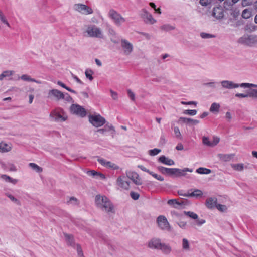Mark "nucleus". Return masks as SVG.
<instances>
[{
    "instance_id": "obj_1",
    "label": "nucleus",
    "mask_w": 257,
    "mask_h": 257,
    "mask_svg": "<svg viewBox=\"0 0 257 257\" xmlns=\"http://www.w3.org/2000/svg\"><path fill=\"white\" fill-rule=\"evenodd\" d=\"M95 203L97 207L107 213H113L114 208L111 201L105 196L97 195L95 196Z\"/></svg>"
},
{
    "instance_id": "obj_2",
    "label": "nucleus",
    "mask_w": 257,
    "mask_h": 257,
    "mask_svg": "<svg viewBox=\"0 0 257 257\" xmlns=\"http://www.w3.org/2000/svg\"><path fill=\"white\" fill-rule=\"evenodd\" d=\"M83 33L85 36L89 37L103 38L104 37L102 30L94 24L85 26Z\"/></svg>"
},
{
    "instance_id": "obj_3",
    "label": "nucleus",
    "mask_w": 257,
    "mask_h": 257,
    "mask_svg": "<svg viewBox=\"0 0 257 257\" xmlns=\"http://www.w3.org/2000/svg\"><path fill=\"white\" fill-rule=\"evenodd\" d=\"M222 88L226 89H232L237 88L239 87L242 88H250V87H257V85L249 83H242L241 84H238L230 80H222L220 82Z\"/></svg>"
},
{
    "instance_id": "obj_4",
    "label": "nucleus",
    "mask_w": 257,
    "mask_h": 257,
    "mask_svg": "<svg viewBox=\"0 0 257 257\" xmlns=\"http://www.w3.org/2000/svg\"><path fill=\"white\" fill-rule=\"evenodd\" d=\"M108 17L117 27H120L126 22V18L114 9H110L108 12Z\"/></svg>"
},
{
    "instance_id": "obj_5",
    "label": "nucleus",
    "mask_w": 257,
    "mask_h": 257,
    "mask_svg": "<svg viewBox=\"0 0 257 257\" xmlns=\"http://www.w3.org/2000/svg\"><path fill=\"white\" fill-rule=\"evenodd\" d=\"M49 117L51 120L56 122L65 121L67 119L66 113L61 108H58L53 110L50 113Z\"/></svg>"
},
{
    "instance_id": "obj_6",
    "label": "nucleus",
    "mask_w": 257,
    "mask_h": 257,
    "mask_svg": "<svg viewBox=\"0 0 257 257\" xmlns=\"http://www.w3.org/2000/svg\"><path fill=\"white\" fill-rule=\"evenodd\" d=\"M131 182L125 175L118 176L116 180V186L120 190L128 191L131 188Z\"/></svg>"
},
{
    "instance_id": "obj_7",
    "label": "nucleus",
    "mask_w": 257,
    "mask_h": 257,
    "mask_svg": "<svg viewBox=\"0 0 257 257\" xmlns=\"http://www.w3.org/2000/svg\"><path fill=\"white\" fill-rule=\"evenodd\" d=\"M156 222L158 228L162 230L170 232L171 227L167 218L164 215H159L156 219Z\"/></svg>"
},
{
    "instance_id": "obj_8",
    "label": "nucleus",
    "mask_w": 257,
    "mask_h": 257,
    "mask_svg": "<svg viewBox=\"0 0 257 257\" xmlns=\"http://www.w3.org/2000/svg\"><path fill=\"white\" fill-rule=\"evenodd\" d=\"M89 122L94 127H99L106 123L105 119L100 114H90L88 116Z\"/></svg>"
},
{
    "instance_id": "obj_9",
    "label": "nucleus",
    "mask_w": 257,
    "mask_h": 257,
    "mask_svg": "<svg viewBox=\"0 0 257 257\" xmlns=\"http://www.w3.org/2000/svg\"><path fill=\"white\" fill-rule=\"evenodd\" d=\"M140 15L144 22L146 24L153 25L157 22L156 20L154 18L152 15L145 9L141 10Z\"/></svg>"
},
{
    "instance_id": "obj_10",
    "label": "nucleus",
    "mask_w": 257,
    "mask_h": 257,
    "mask_svg": "<svg viewBox=\"0 0 257 257\" xmlns=\"http://www.w3.org/2000/svg\"><path fill=\"white\" fill-rule=\"evenodd\" d=\"M239 42L248 46L257 45V36L244 35L239 39Z\"/></svg>"
},
{
    "instance_id": "obj_11",
    "label": "nucleus",
    "mask_w": 257,
    "mask_h": 257,
    "mask_svg": "<svg viewBox=\"0 0 257 257\" xmlns=\"http://www.w3.org/2000/svg\"><path fill=\"white\" fill-rule=\"evenodd\" d=\"M120 45L123 55L128 56L133 52L134 50L133 45L125 39L120 40Z\"/></svg>"
},
{
    "instance_id": "obj_12",
    "label": "nucleus",
    "mask_w": 257,
    "mask_h": 257,
    "mask_svg": "<svg viewBox=\"0 0 257 257\" xmlns=\"http://www.w3.org/2000/svg\"><path fill=\"white\" fill-rule=\"evenodd\" d=\"M74 10L83 15L91 14L93 13V10L89 6L82 4H76L73 6Z\"/></svg>"
},
{
    "instance_id": "obj_13",
    "label": "nucleus",
    "mask_w": 257,
    "mask_h": 257,
    "mask_svg": "<svg viewBox=\"0 0 257 257\" xmlns=\"http://www.w3.org/2000/svg\"><path fill=\"white\" fill-rule=\"evenodd\" d=\"M126 177L127 179H130L137 185H140L142 184V181L139 177L138 174L136 172L131 171H126L125 172Z\"/></svg>"
},
{
    "instance_id": "obj_14",
    "label": "nucleus",
    "mask_w": 257,
    "mask_h": 257,
    "mask_svg": "<svg viewBox=\"0 0 257 257\" xmlns=\"http://www.w3.org/2000/svg\"><path fill=\"white\" fill-rule=\"evenodd\" d=\"M96 132L103 135H105L107 133H109L112 137H114L115 134L114 126L109 123H107L103 128L98 129Z\"/></svg>"
},
{
    "instance_id": "obj_15",
    "label": "nucleus",
    "mask_w": 257,
    "mask_h": 257,
    "mask_svg": "<svg viewBox=\"0 0 257 257\" xmlns=\"http://www.w3.org/2000/svg\"><path fill=\"white\" fill-rule=\"evenodd\" d=\"M71 113L83 117L86 116V112L84 108L78 104H73L70 107Z\"/></svg>"
},
{
    "instance_id": "obj_16",
    "label": "nucleus",
    "mask_w": 257,
    "mask_h": 257,
    "mask_svg": "<svg viewBox=\"0 0 257 257\" xmlns=\"http://www.w3.org/2000/svg\"><path fill=\"white\" fill-rule=\"evenodd\" d=\"M97 161L101 165L107 168L111 169L114 170H118L119 168V166L115 163H112L111 161H107V160L102 158H98Z\"/></svg>"
},
{
    "instance_id": "obj_17",
    "label": "nucleus",
    "mask_w": 257,
    "mask_h": 257,
    "mask_svg": "<svg viewBox=\"0 0 257 257\" xmlns=\"http://www.w3.org/2000/svg\"><path fill=\"white\" fill-rule=\"evenodd\" d=\"M62 92L60 91L53 89L52 90H50L48 92V96L47 97L51 100H55L56 101H59L61 100V96L62 95Z\"/></svg>"
},
{
    "instance_id": "obj_18",
    "label": "nucleus",
    "mask_w": 257,
    "mask_h": 257,
    "mask_svg": "<svg viewBox=\"0 0 257 257\" xmlns=\"http://www.w3.org/2000/svg\"><path fill=\"white\" fill-rule=\"evenodd\" d=\"M162 243L160 239L153 238L148 241L147 246L152 249L159 250Z\"/></svg>"
},
{
    "instance_id": "obj_19",
    "label": "nucleus",
    "mask_w": 257,
    "mask_h": 257,
    "mask_svg": "<svg viewBox=\"0 0 257 257\" xmlns=\"http://www.w3.org/2000/svg\"><path fill=\"white\" fill-rule=\"evenodd\" d=\"M203 192L199 189H191L188 190L187 197H194L195 198H200L203 196Z\"/></svg>"
},
{
    "instance_id": "obj_20",
    "label": "nucleus",
    "mask_w": 257,
    "mask_h": 257,
    "mask_svg": "<svg viewBox=\"0 0 257 257\" xmlns=\"http://www.w3.org/2000/svg\"><path fill=\"white\" fill-rule=\"evenodd\" d=\"M217 199L215 197L208 198L205 202V205L208 209H213L217 205Z\"/></svg>"
},
{
    "instance_id": "obj_21",
    "label": "nucleus",
    "mask_w": 257,
    "mask_h": 257,
    "mask_svg": "<svg viewBox=\"0 0 257 257\" xmlns=\"http://www.w3.org/2000/svg\"><path fill=\"white\" fill-rule=\"evenodd\" d=\"M213 16L217 19H221L224 17V10L221 7L214 8L213 11Z\"/></svg>"
},
{
    "instance_id": "obj_22",
    "label": "nucleus",
    "mask_w": 257,
    "mask_h": 257,
    "mask_svg": "<svg viewBox=\"0 0 257 257\" xmlns=\"http://www.w3.org/2000/svg\"><path fill=\"white\" fill-rule=\"evenodd\" d=\"M165 255H169L171 252L172 249L171 246L168 244L162 243L159 249Z\"/></svg>"
},
{
    "instance_id": "obj_23",
    "label": "nucleus",
    "mask_w": 257,
    "mask_h": 257,
    "mask_svg": "<svg viewBox=\"0 0 257 257\" xmlns=\"http://www.w3.org/2000/svg\"><path fill=\"white\" fill-rule=\"evenodd\" d=\"M158 161L165 165L169 166H172L175 164V162L173 160L169 159L164 155L160 156L158 159Z\"/></svg>"
},
{
    "instance_id": "obj_24",
    "label": "nucleus",
    "mask_w": 257,
    "mask_h": 257,
    "mask_svg": "<svg viewBox=\"0 0 257 257\" xmlns=\"http://www.w3.org/2000/svg\"><path fill=\"white\" fill-rule=\"evenodd\" d=\"M12 149V145L4 142L0 143V152L6 153L10 151Z\"/></svg>"
},
{
    "instance_id": "obj_25",
    "label": "nucleus",
    "mask_w": 257,
    "mask_h": 257,
    "mask_svg": "<svg viewBox=\"0 0 257 257\" xmlns=\"http://www.w3.org/2000/svg\"><path fill=\"white\" fill-rule=\"evenodd\" d=\"M231 167L233 170L237 171H242L244 168H247L243 163L231 164Z\"/></svg>"
},
{
    "instance_id": "obj_26",
    "label": "nucleus",
    "mask_w": 257,
    "mask_h": 257,
    "mask_svg": "<svg viewBox=\"0 0 257 257\" xmlns=\"http://www.w3.org/2000/svg\"><path fill=\"white\" fill-rule=\"evenodd\" d=\"M1 178L7 182H10L15 185L17 183L18 180L13 179L7 175H1Z\"/></svg>"
},
{
    "instance_id": "obj_27",
    "label": "nucleus",
    "mask_w": 257,
    "mask_h": 257,
    "mask_svg": "<svg viewBox=\"0 0 257 257\" xmlns=\"http://www.w3.org/2000/svg\"><path fill=\"white\" fill-rule=\"evenodd\" d=\"M180 119L182 120L184 123H190L193 125H197L200 122L199 120H198L193 119L190 118L181 117Z\"/></svg>"
},
{
    "instance_id": "obj_28",
    "label": "nucleus",
    "mask_w": 257,
    "mask_h": 257,
    "mask_svg": "<svg viewBox=\"0 0 257 257\" xmlns=\"http://www.w3.org/2000/svg\"><path fill=\"white\" fill-rule=\"evenodd\" d=\"M20 78L24 81H28V82H36L38 84H40L41 82L39 81H37L35 80V79H33L30 76L27 75V74H23L22 75Z\"/></svg>"
},
{
    "instance_id": "obj_29",
    "label": "nucleus",
    "mask_w": 257,
    "mask_h": 257,
    "mask_svg": "<svg viewBox=\"0 0 257 257\" xmlns=\"http://www.w3.org/2000/svg\"><path fill=\"white\" fill-rule=\"evenodd\" d=\"M193 172V170L192 169H189L188 168H185L183 169H180L177 168L176 176L180 177V176H184L185 175L184 172Z\"/></svg>"
},
{
    "instance_id": "obj_30",
    "label": "nucleus",
    "mask_w": 257,
    "mask_h": 257,
    "mask_svg": "<svg viewBox=\"0 0 257 257\" xmlns=\"http://www.w3.org/2000/svg\"><path fill=\"white\" fill-rule=\"evenodd\" d=\"M220 105L219 103L216 102H213L211 105L209 109V111L213 113H217L219 111Z\"/></svg>"
},
{
    "instance_id": "obj_31",
    "label": "nucleus",
    "mask_w": 257,
    "mask_h": 257,
    "mask_svg": "<svg viewBox=\"0 0 257 257\" xmlns=\"http://www.w3.org/2000/svg\"><path fill=\"white\" fill-rule=\"evenodd\" d=\"M175 29V26L174 25H172L169 24H164L160 27V29L164 32L171 31L174 30Z\"/></svg>"
},
{
    "instance_id": "obj_32",
    "label": "nucleus",
    "mask_w": 257,
    "mask_h": 257,
    "mask_svg": "<svg viewBox=\"0 0 257 257\" xmlns=\"http://www.w3.org/2000/svg\"><path fill=\"white\" fill-rule=\"evenodd\" d=\"M0 21L2 23L5 24L8 27L11 28V25L9 23L6 16L4 15L3 12L0 9Z\"/></svg>"
},
{
    "instance_id": "obj_33",
    "label": "nucleus",
    "mask_w": 257,
    "mask_h": 257,
    "mask_svg": "<svg viewBox=\"0 0 257 257\" xmlns=\"http://www.w3.org/2000/svg\"><path fill=\"white\" fill-rule=\"evenodd\" d=\"M252 16V9L247 8L244 9L242 13V17L244 19H248Z\"/></svg>"
},
{
    "instance_id": "obj_34",
    "label": "nucleus",
    "mask_w": 257,
    "mask_h": 257,
    "mask_svg": "<svg viewBox=\"0 0 257 257\" xmlns=\"http://www.w3.org/2000/svg\"><path fill=\"white\" fill-rule=\"evenodd\" d=\"M64 235L67 243L69 245L73 246L74 245V243L73 236L71 235L68 234L67 233H64Z\"/></svg>"
},
{
    "instance_id": "obj_35",
    "label": "nucleus",
    "mask_w": 257,
    "mask_h": 257,
    "mask_svg": "<svg viewBox=\"0 0 257 257\" xmlns=\"http://www.w3.org/2000/svg\"><path fill=\"white\" fill-rule=\"evenodd\" d=\"M29 166L36 172L40 173L42 172V168L35 163H30Z\"/></svg>"
},
{
    "instance_id": "obj_36",
    "label": "nucleus",
    "mask_w": 257,
    "mask_h": 257,
    "mask_svg": "<svg viewBox=\"0 0 257 257\" xmlns=\"http://www.w3.org/2000/svg\"><path fill=\"white\" fill-rule=\"evenodd\" d=\"M196 172L200 174H209L211 172V170L203 167L198 168Z\"/></svg>"
},
{
    "instance_id": "obj_37",
    "label": "nucleus",
    "mask_w": 257,
    "mask_h": 257,
    "mask_svg": "<svg viewBox=\"0 0 257 257\" xmlns=\"http://www.w3.org/2000/svg\"><path fill=\"white\" fill-rule=\"evenodd\" d=\"M61 100H63L65 103H71L73 102L72 97L68 93H62Z\"/></svg>"
},
{
    "instance_id": "obj_38",
    "label": "nucleus",
    "mask_w": 257,
    "mask_h": 257,
    "mask_svg": "<svg viewBox=\"0 0 257 257\" xmlns=\"http://www.w3.org/2000/svg\"><path fill=\"white\" fill-rule=\"evenodd\" d=\"M5 195L8 197L12 202H13L14 203L16 204L17 205H20L21 202L20 200H19L18 199L15 198L13 195L12 194L6 193L5 194Z\"/></svg>"
},
{
    "instance_id": "obj_39",
    "label": "nucleus",
    "mask_w": 257,
    "mask_h": 257,
    "mask_svg": "<svg viewBox=\"0 0 257 257\" xmlns=\"http://www.w3.org/2000/svg\"><path fill=\"white\" fill-rule=\"evenodd\" d=\"M182 248L186 251L190 250L189 243L186 238H183L182 239Z\"/></svg>"
},
{
    "instance_id": "obj_40",
    "label": "nucleus",
    "mask_w": 257,
    "mask_h": 257,
    "mask_svg": "<svg viewBox=\"0 0 257 257\" xmlns=\"http://www.w3.org/2000/svg\"><path fill=\"white\" fill-rule=\"evenodd\" d=\"M158 170L164 174L169 175L171 168H166L163 166H158Z\"/></svg>"
},
{
    "instance_id": "obj_41",
    "label": "nucleus",
    "mask_w": 257,
    "mask_h": 257,
    "mask_svg": "<svg viewBox=\"0 0 257 257\" xmlns=\"http://www.w3.org/2000/svg\"><path fill=\"white\" fill-rule=\"evenodd\" d=\"M233 155L231 154H223L220 155V158L224 161H228L233 158Z\"/></svg>"
},
{
    "instance_id": "obj_42",
    "label": "nucleus",
    "mask_w": 257,
    "mask_h": 257,
    "mask_svg": "<svg viewBox=\"0 0 257 257\" xmlns=\"http://www.w3.org/2000/svg\"><path fill=\"white\" fill-rule=\"evenodd\" d=\"M93 72L91 69H86L85 72V74L87 78H88L90 81L93 80V77L92 75Z\"/></svg>"
},
{
    "instance_id": "obj_43",
    "label": "nucleus",
    "mask_w": 257,
    "mask_h": 257,
    "mask_svg": "<svg viewBox=\"0 0 257 257\" xmlns=\"http://www.w3.org/2000/svg\"><path fill=\"white\" fill-rule=\"evenodd\" d=\"M168 205L172 206L173 207H176V205L179 206L181 205L177 200L176 199H170L167 202Z\"/></svg>"
},
{
    "instance_id": "obj_44",
    "label": "nucleus",
    "mask_w": 257,
    "mask_h": 257,
    "mask_svg": "<svg viewBox=\"0 0 257 257\" xmlns=\"http://www.w3.org/2000/svg\"><path fill=\"white\" fill-rule=\"evenodd\" d=\"M161 152V150L159 149L155 148L148 151V154L152 156L157 155Z\"/></svg>"
},
{
    "instance_id": "obj_45",
    "label": "nucleus",
    "mask_w": 257,
    "mask_h": 257,
    "mask_svg": "<svg viewBox=\"0 0 257 257\" xmlns=\"http://www.w3.org/2000/svg\"><path fill=\"white\" fill-rule=\"evenodd\" d=\"M215 208H216L219 211L222 212H226L228 208L227 206L220 204H217Z\"/></svg>"
},
{
    "instance_id": "obj_46",
    "label": "nucleus",
    "mask_w": 257,
    "mask_h": 257,
    "mask_svg": "<svg viewBox=\"0 0 257 257\" xmlns=\"http://www.w3.org/2000/svg\"><path fill=\"white\" fill-rule=\"evenodd\" d=\"M248 95L249 97H254L257 98V89H250L248 90Z\"/></svg>"
},
{
    "instance_id": "obj_47",
    "label": "nucleus",
    "mask_w": 257,
    "mask_h": 257,
    "mask_svg": "<svg viewBox=\"0 0 257 257\" xmlns=\"http://www.w3.org/2000/svg\"><path fill=\"white\" fill-rule=\"evenodd\" d=\"M185 214L190 217V218H192L194 219H197L198 218V216L197 214L191 211H187V212H184Z\"/></svg>"
},
{
    "instance_id": "obj_48",
    "label": "nucleus",
    "mask_w": 257,
    "mask_h": 257,
    "mask_svg": "<svg viewBox=\"0 0 257 257\" xmlns=\"http://www.w3.org/2000/svg\"><path fill=\"white\" fill-rule=\"evenodd\" d=\"M94 178L97 179H101V180H106V177L104 174H103L101 172H97L96 175H95Z\"/></svg>"
},
{
    "instance_id": "obj_49",
    "label": "nucleus",
    "mask_w": 257,
    "mask_h": 257,
    "mask_svg": "<svg viewBox=\"0 0 257 257\" xmlns=\"http://www.w3.org/2000/svg\"><path fill=\"white\" fill-rule=\"evenodd\" d=\"M183 113L186 115H189L191 116L195 115L197 114L196 110H185L184 111Z\"/></svg>"
},
{
    "instance_id": "obj_50",
    "label": "nucleus",
    "mask_w": 257,
    "mask_h": 257,
    "mask_svg": "<svg viewBox=\"0 0 257 257\" xmlns=\"http://www.w3.org/2000/svg\"><path fill=\"white\" fill-rule=\"evenodd\" d=\"M217 84V82H215V81H212V82L205 83L204 84V85L205 86L210 87V88H216Z\"/></svg>"
},
{
    "instance_id": "obj_51",
    "label": "nucleus",
    "mask_w": 257,
    "mask_h": 257,
    "mask_svg": "<svg viewBox=\"0 0 257 257\" xmlns=\"http://www.w3.org/2000/svg\"><path fill=\"white\" fill-rule=\"evenodd\" d=\"M200 36L203 39H209L214 37V36L212 34L204 32L200 34Z\"/></svg>"
},
{
    "instance_id": "obj_52",
    "label": "nucleus",
    "mask_w": 257,
    "mask_h": 257,
    "mask_svg": "<svg viewBox=\"0 0 257 257\" xmlns=\"http://www.w3.org/2000/svg\"><path fill=\"white\" fill-rule=\"evenodd\" d=\"M110 95L114 100H117L118 99V93L112 89L110 90Z\"/></svg>"
},
{
    "instance_id": "obj_53",
    "label": "nucleus",
    "mask_w": 257,
    "mask_h": 257,
    "mask_svg": "<svg viewBox=\"0 0 257 257\" xmlns=\"http://www.w3.org/2000/svg\"><path fill=\"white\" fill-rule=\"evenodd\" d=\"M2 73L3 74L4 78L9 77L14 74V71L12 70H7L4 71Z\"/></svg>"
},
{
    "instance_id": "obj_54",
    "label": "nucleus",
    "mask_w": 257,
    "mask_h": 257,
    "mask_svg": "<svg viewBox=\"0 0 257 257\" xmlns=\"http://www.w3.org/2000/svg\"><path fill=\"white\" fill-rule=\"evenodd\" d=\"M174 134L176 138L181 139L182 136L179 127L176 126L174 128Z\"/></svg>"
},
{
    "instance_id": "obj_55",
    "label": "nucleus",
    "mask_w": 257,
    "mask_h": 257,
    "mask_svg": "<svg viewBox=\"0 0 257 257\" xmlns=\"http://www.w3.org/2000/svg\"><path fill=\"white\" fill-rule=\"evenodd\" d=\"M68 202L69 204H73V205H77L78 204V201L76 198L74 197H71L69 198V201H68Z\"/></svg>"
},
{
    "instance_id": "obj_56",
    "label": "nucleus",
    "mask_w": 257,
    "mask_h": 257,
    "mask_svg": "<svg viewBox=\"0 0 257 257\" xmlns=\"http://www.w3.org/2000/svg\"><path fill=\"white\" fill-rule=\"evenodd\" d=\"M150 174L159 181H163L164 180V178L162 176L159 175L156 173H154L153 172L150 173Z\"/></svg>"
},
{
    "instance_id": "obj_57",
    "label": "nucleus",
    "mask_w": 257,
    "mask_h": 257,
    "mask_svg": "<svg viewBox=\"0 0 257 257\" xmlns=\"http://www.w3.org/2000/svg\"><path fill=\"white\" fill-rule=\"evenodd\" d=\"M127 93L128 97L131 98V99L133 101H134L135 100V93L131 89H127Z\"/></svg>"
},
{
    "instance_id": "obj_58",
    "label": "nucleus",
    "mask_w": 257,
    "mask_h": 257,
    "mask_svg": "<svg viewBox=\"0 0 257 257\" xmlns=\"http://www.w3.org/2000/svg\"><path fill=\"white\" fill-rule=\"evenodd\" d=\"M130 196L131 198L135 200H138L140 197V195L135 192H131L130 193Z\"/></svg>"
},
{
    "instance_id": "obj_59",
    "label": "nucleus",
    "mask_w": 257,
    "mask_h": 257,
    "mask_svg": "<svg viewBox=\"0 0 257 257\" xmlns=\"http://www.w3.org/2000/svg\"><path fill=\"white\" fill-rule=\"evenodd\" d=\"M235 96L236 97H238V98L249 97L248 91H247L246 93H236Z\"/></svg>"
},
{
    "instance_id": "obj_60",
    "label": "nucleus",
    "mask_w": 257,
    "mask_h": 257,
    "mask_svg": "<svg viewBox=\"0 0 257 257\" xmlns=\"http://www.w3.org/2000/svg\"><path fill=\"white\" fill-rule=\"evenodd\" d=\"M76 250L79 257H82L83 256V252L82 249L79 244L76 245Z\"/></svg>"
},
{
    "instance_id": "obj_61",
    "label": "nucleus",
    "mask_w": 257,
    "mask_h": 257,
    "mask_svg": "<svg viewBox=\"0 0 257 257\" xmlns=\"http://www.w3.org/2000/svg\"><path fill=\"white\" fill-rule=\"evenodd\" d=\"M203 144L207 145L209 146H212V142H210L209 139L206 137L203 138Z\"/></svg>"
},
{
    "instance_id": "obj_62",
    "label": "nucleus",
    "mask_w": 257,
    "mask_h": 257,
    "mask_svg": "<svg viewBox=\"0 0 257 257\" xmlns=\"http://www.w3.org/2000/svg\"><path fill=\"white\" fill-rule=\"evenodd\" d=\"M225 118L228 122L231 121V120L232 118V116L231 113L230 112L228 111L226 113Z\"/></svg>"
},
{
    "instance_id": "obj_63",
    "label": "nucleus",
    "mask_w": 257,
    "mask_h": 257,
    "mask_svg": "<svg viewBox=\"0 0 257 257\" xmlns=\"http://www.w3.org/2000/svg\"><path fill=\"white\" fill-rule=\"evenodd\" d=\"M252 3L251 0H242V5L243 6H246L250 5Z\"/></svg>"
},
{
    "instance_id": "obj_64",
    "label": "nucleus",
    "mask_w": 257,
    "mask_h": 257,
    "mask_svg": "<svg viewBox=\"0 0 257 257\" xmlns=\"http://www.w3.org/2000/svg\"><path fill=\"white\" fill-rule=\"evenodd\" d=\"M177 224L180 228L182 229H185L186 226V222L182 221H180L177 222Z\"/></svg>"
}]
</instances>
